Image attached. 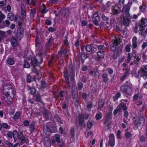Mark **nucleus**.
Wrapping results in <instances>:
<instances>
[{"label":"nucleus","instance_id":"43","mask_svg":"<svg viewBox=\"0 0 147 147\" xmlns=\"http://www.w3.org/2000/svg\"><path fill=\"white\" fill-rule=\"evenodd\" d=\"M14 62V61L13 59L9 58L7 59V63L10 65H13Z\"/></svg>","mask_w":147,"mask_h":147},{"label":"nucleus","instance_id":"38","mask_svg":"<svg viewBox=\"0 0 147 147\" xmlns=\"http://www.w3.org/2000/svg\"><path fill=\"white\" fill-rule=\"evenodd\" d=\"M13 137L15 141H16L18 137V135L17 132L16 131H14L12 132Z\"/></svg>","mask_w":147,"mask_h":147},{"label":"nucleus","instance_id":"17","mask_svg":"<svg viewBox=\"0 0 147 147\" xmlns=\"http://www.w3.org/2000/svg\"><path fill=\"white\" fill-rule=\"evenodd\" d=\"M102 78L103 79V82L105 83H107L109 81V78H108V75L106 73H103L102 75Z\"/></svg>","mask_w":147,"mask_h":147},{"label":"nucleus","instance_id":"8","mask_svg":"<svg viewBox=\"0 0 147 147\" xmlns=\"http://www.w3.org/2000/svg\"><path fill=\"white\" fill-rule=\"evenodd\" d=\"M63 54L65 57H67L68 55L67 54V50L65 49H61L58 53L57 56L58 57H61L63 56Z\"/></svg>","mask_w":147,"mask_h":147},{"label":"nucleus","instance_id":"9","mask_svg":"<svg viewBox=\"0 0 147 147\" xmlns=\"http://www.w3.org/2000/svg\"><path fill=\"white\" fill-rule=\"evenodd\" d=\"M19 138L21 141V144H23L24 142L28 144L29 142V140L27 138H26L23 135L22 133H21L19 136Z\"/></svg>","mask_w":147,"mask_h":147},{"label":"nucleus","instance_id":"27","mask_svg":"<svg viewBox=\"0 0 147 147\" xmlns=\"http://www.w3.org/2000/svg\"><path fill=\"white\" fill-rule=\"evenodd\" d=\"M84 122V120L82 117V115L79 114L78 116V122L79 125L81 126H82Z\"/></svg>","mask_w":147,"mask_h":147},{"label":"nucleus","instance_id":"48","mask_svg":"<svg viewBox=\"0 0 147 147\" xmlns=\"http://www.w3.org/2000/svg\"><path fill=\"white\" fill-rule=\"evenodd\" d=\"M109 137V141H115L114 136L113 134H110Z\"/></svg>","mask_w":147,"mask_h":147},{"label":"nucleus","instance_id":"64","mask_svg":"<svg viewBox=\"0 0 147 147\" xmlns=\"http://www.w3.org/2000/svg\"><path fill=\"white\" fill-rule=\"evenodd\" d=\"M62 108L63 109H67L68 107V106L65 103L61 105Z\"/></svg>","mask_w":147,"mask_h":147},{"label":"nucleus","instance_id":"14","mask_svg":"<svg viewBox=\"0 0 147 147\" xmlns=\"http://www.w3.org/2000/svg\"><path fill=\"white\" fill-rule=\"evenodd\" d=\"M64 76L65 78L66 84L69 87H70V84L69 81V75L67 71H64Z\"/></svg>","mask_w":147,"mask_h":147},{"label":"nucleus","instance_id":"44","mask_svg":"<svg viewBox=\"0 0 147 147\" xmlns=\"http://www.w3.org/2000/svg\"><path fill=\"white\" fill-rule=\"evenodd\" d=\"M123 33L125 38L127 39L128 36V31L127 29H126L123 30Z\"/></svg>","mask_w":147,"mask_h":147},{"label":"nucleus","instance_id":"26","mask_svg":"<svg viewBox=\"0 0 147 147\" xmlns=\"http://www.w3.org/2000/svg\"><path fill=\"white\" fill-rule=\"evenodd\" d=\"M92 46V44L89 45L88 44L86 45L85 47V49L86 51L88 52H92L93 49Z\"/></svg>","mask_w":147,"mask_h":147},{"label":"nucleus","instance_id":"56","mask_svg":"<svg viewBox=\"0 0 147 147\" xmlns=\"http://www.w3.org/2000/svg\"><path fill=\"white\" fill-rule=\"evenodd\" d=\"M139 8L140 11L144 12L146 6L145 5L143 4L142 5H141Z\"/></svg>","mask_w":147,"mask_h":147},{"label":"nucleus","instance_id":"3","mask_svg":"<svg viewBox=\"0 0 147 147\" xmlns=\"http://www.w3.org/2000/svg\"><path fill=\"white\" fill-rule=\"evenodd\" d=\"M114 43L117 45V48L115 52L118 55H120L122 52L123 44L121 39L117 38L114 40Z\"/></svg>","mask_w":147,"mask_h":147},{"label":"nucleus","instance_id":"49","mask_svg":"<svg viewBox=\"0 0 147 147\" xmlns=\"http://www.w3.org/2000/svg\"><path fill=\"white\" fill-rule=\"evenodd\" d=\"M20 115L19 112L18 111L16 112L13 116V119H18L19 118Z\"/></svg>","mask_w":147,"mask_h":147},{"label":"nucleus","instance_id":"4","mask_svg":"<svg viewBox=\"0 0 147 147\" xmlns=\"http://www.w3.org/2000/svg\"><path fill=\"white\" fill-rule=\"evenodd\" d=\"M69 71L71 81L75 83V68L73 67L72 63H70L69 66Z\"/></svg>","mask_w":147,"mask_h":147},{"label":"nucleus","instance_id":"34","mask_svg":"<svg viewBox=\"0 0 147 147\" xmlns=\"http://www.w3.org/2000/svg\"><path fill=\"white\" fill-rule=\"evenodd\" d=\"M36 8H33L31 9L30 11V15L32 18L34 17L36 13Z\"/></svg>","mask_w":147,"mask_h":147},{"label":"nucleus","instance_id":"31","mask_svg":"<svg viewBox=\"0 0 147 147\" xmlns=\"http://www.w3.org/2000/svg\"><path fill=\"white\" fill-rule=\"evenodd\" d=\"M55 138L56 141L58 143H60L61 142L60 136L59 134H55L54 136Z\"/></svg>","mask_w":147,"mask_h":147},{"label":"nucleus","instance_id":"50","mask_svg":"<svg viewBox=\"0 0 147 147\" xmlns=\"http://www.w3.org/2000/svg\"><path fill=\"white\" fill-rule=\"evenodd\" d=\"M3 127L5 129H9L10 128V126L6 123H3Z\"/></svg>","mask_w":147,"mask_h":147},{"label":"nucleus","instance_id":"7","mask_svg":"<svg viewBox=\"0 0 147 147\" xmlns=\"http://www.w3.org/2000/svg\"><path fill=\"white\" fill-rule=\"evenodd\" d=\"M24 34V29L22 27H20L17 30L16 36L18 40H20L23 38Z\"/></svg>","mask_w":147,"mask_h":147},{"label":"nucleus","instance_id":"51","mask_svg":"<svg viewBox=\"0 0 147 147\" xmlns=\"http://www.w3.org/2000/svg\"><path fill=\"white\" fill-rule=\"evenodd\" d=\"M87 125L88 128L90 129L93 125L92 121H88L87 122Z\"/></svg>","mask_w":147,"mask_h":147},{"label":"nucleus","instance_id":"30","mask_svg":"<svg viewBox=\"0 0 147 147\" xmlns=\"http://www.w3.org/2000/svg\"><path fill=\"white\" fill-rule=\"evenodd\" d=\"M117 48V45H116V44L114 42L111 44V49L113 52H115Z\"/></svg>","mask_w":147,"mask_h":147},{"label":"nucleus","instance_id":"52","mask_svg":"<svg viewBox=\"0 0 147 147\" xmlns=\"http://www.w3.org/2000/svg\"><path fill=\"white\" fill-rule=\"evenodd\" d=\"M101 18L104 20L107 21L109 20V17L106 14H102L101 16Z\"/></svg>","mask_w":147,"mask_h":147},{"label":"nucleus","instance_id":"46","mask_svg":"<svg viewBox=\"0 0 147 147\" xmlns=\"http://www.w3.org/2000/svg\"><path fill=\"white\" fill-rule=\"evenodd\" d=\"M78 89L79 90H81L83 88V85L82 82H79L77 85Z\"/></svg>","mask_w":147,"mask_h":147},{"label":"nucleus","instance_id":"41","mask_svg":"<svg viewBox=\"0 0 147 147\" xmlns=\"http://www.w3.org/2000/svg\"><path fill=\"white\" fill-rule=\"evenodd\" d=\"M93 107V103L92 101H90L88 102L87 104V107L88 109H89V111L91 110V109Z\"/></svg>","mask_w":147,"mask_h":147},{"label":"nucleus","instance_id":"54","mask_svg":"<svg viewBox=\"0 0 147 147\" xmlns=\"http://www.w3.org/2000/svg\"><path fill=\"white\" fill-rule=\"evenodd\" d=\"M40 41L39 38L37 36H36L35 38L36 46H38L40 44Z\"/></svg>","mask_w":147,"mask_h":147},{"label":"nucleus","instance_id":"42","mask_svg":"<svg viewBox=\"0 0 147 147\" xmlns=\"http://www.w3.org/2000/svg\"><path fill=\"white\" fill-rule=\"evenodd\" d=\"M97 53L98 56L100 57H104V54L103 51H100L97 52Z\"/></svg>","mask_w":147,"mask_h":147},{"label":"nucleus","instance_id":"1","mask_svg":"<svg viewBox=\"0 0 147 147\" xmlns=\"http://www.w3.org/2000/svg\"><path fill=\"white\" fill-rule=\"evenodd\" d=\"M122 11L125 13L123 17V24L127 26L129 25V3L124 5Z\"/></svg>","mask_w":147,"mask_h":147},{"label":"nucleus","instance_id":"16","mask_svg":"<svg viewBox=\"0 0 147 147\" xmlns=\"http://www.w3.org/2000/svg\"><path fill=\"white\" fill-rule=\"evenodd\" d=\"M117 108L119 111H121V108H122L123 111L127 110V107H126L125 104L122 102L118 105Z\"/></svg>","mask_w":147,"mask_h":147},{"label":"nucleus","instance_id":"59","mask_svg":"<svg viewBox=\"0 0 147 147\" xmlns=\"http://www.w3.org/2000/svg\"><path fill=\"white\" fill-rule=\"evenodd\" d=\"M65 39L64 40V44L65 45H66L67 46H68L69 45V43H68V41L67 40V38H68V37L67 36H65Z\"/></svg>","mask_w":147,"mask_h":147},{"label":"nucleus","instance_id":"10","mask_svg":"<svg viewBox=\"0 0 147 147\" xmlns=\"http://www.w3.org/2000/svg\"><path fill=\"white\" fill-rule=\"evenodd\" d=\"M47 41L45 44V47L47 49H49L53 45L54 39L52 37L47 40Z\"/></svg>","mask_w":147,"mask_h":147},{"label":"nucleus","instance_id":"20","mask_svg":"<svg viewBox=\"0 0 147 147\" xmlns=\"http://www.w3.org/2000/svg\"><path fill=\"white\" fill-rule=\"evenodd\" d=\"M137 38L136 36H134L132 38V46L134 49L136 48L138 46Z\"/></svg>","mask_w":147,"mask_h":147},{"label":"nucleus","instance_id":"24","mask_svg":"<svg viewBox=\"0 0 147 147\" xmlns=\"http://www.w3.org/2000/svg\"><path fill=\"white\" fill-rule=\"evenodd\" d=\"M105 103V100L103 99H101L98 102V109L99 110L104 106Z\"/></svg>","mask_w":147,"mask_h":147},{"label":"nucleus","instance_id":"11","mask_svg":"<svg viewBox=\"0 0 147 147\" xmlns=\"http://www.w3.org/2000/svg\"><path fill=\"white\" fill-rule=\"evenodd\" d=\"M113 7L112 12L114 15H117L120 13L121 9L118 6L115 5Z\"/></svg>","mask_w":147,"mask_h":147},{"label":"nucleus","instance_id":"13","mask_svg":"<svg viewBox=\"0 0 147 147\" xmlns=\"http://www.w3.org/2000/svg\"><path fill=\"white\" fill-rule=\"evenodd\" d=\"M143 76L144 79H147V65L143 66L142 68Z\"/></svg>","mask_w":147,"mask_h":147},{"label":"nucleus","instance_id":"58","mask_svg":"<svg viewBox=\"0 0 147 147\" xmlns=\"http://www.w3.org/2000/svg\"><path fill=\"white\" fill-rule=\"evenodd\" d=\"M121 131L120 130H119L117 131V137L118 138L120 139H121Z\"/></svg>","mask_w":147,"mask_h":147},{"label":"nucleus","instance_id":"32","mask_svg":"<svg viewBox=\"0 0 147 147\" xmlns=\"http://www.w3.org/2000/svg\"><path fill=\"white\" fill-rule=\"evenodd\" d=\"M129 76V72L128 70H127L126 71L125 74L123 75V76L120 78V80L121 81H123L125 79Z\"/></svg>","mask_w":147,"mask_h":147},{"label":"nucleus","instance_id":"6","mask_svg":"<svg viewBox=\"0 0 147 147\" xmlns=\"http://www.w3.org/2000/svg\"><path fill=\"white\" fill-rule=\"evenodd\" d=\"M3 90H8L11 91V94L13 96L14 94V90L13 86L10 83H7L4 84L3 86Z\"/></svg>","mask_w":147,"mask_h":147},{"label":"nucleus","instance_id":"40","mask_svg":"<svg viewBox=\"0 0 147 147\" xmlns=\"http://www.w3.org/2000/svg\"><path fill=\"white\" fill-rule=\"evenodd\" d=\"M10 24V22L8 20H6L4 21L3 25L2 27H8L9 26Z\"/></svg>","mask_w":147,"mask_h":147},{"label":"nucleus","instance_id":"12","mask_svg":"<svg viewBox=\"0 0 147 147\" xmlns=\"http://www.w3.org/2000/svg\"><path fill=\"white\" fill-rule=\"evenodd\" d=\"M80 51V50L79 49ZM80 53V51H79V54H78V57L80 56V58L81 59V61L82 63L83 64L84 62V60L88 58V56L83 51L81 52V54L80 55L79 54Z\"/></svg>","mask_w":147,"mask_h":147},{"label":"nucleus","instance_id":"62","mask_svg":"<svg viewBox=\"0 0 147 147\" xmlns=\"http://www.w3.org/2000/svg\"><path fill=\"white\" fill-rule=\"evenodd\" d=\"M31 132H33L34 129V125L33 124H30L29 126Z\"/></svg>","mask_w":147,"mask_h":147},{"label":"nucleus","instance_id":"29","mask_svg":"<svg viewBox=\"0 0 147 147\" xmlns=\"http://www.w3.org/2000/svg\"><path fill=\"white\" fill-rule=\"evenodd\" d=\"M14 18L16 20V18H15L14 15L11 13H9L7 16V19L9 20L10 21H12L14 20Z\"/></svg>","mask_w":147,"mask_h":147},{"label":"nucleus","instance_id":"23","mask_svg":"<svg viewBox=\"0 0 147 147\" xmlns=\"http://www.w3.org/2000/svg\"><path fill=\"white\" fill-rule=\"evenodd\" d=\"M147 26V19L142 18L141 20V23L140 25V28L142 26Z\"/></svg>","mask_w":147,"mask_h":147},{"label":"nucleus","instance_id":"61","mask_svg":"<svg viewBox=\"0 0 147 147\" xmlns=\"http://www.w3.org/2000/svg\"><path fill=\"white\" fill-rule=\"evenodd\" d=\"M5 144L7 145L8 147H13V145L12 143L8 141H6Z\"/></svg>","mask_w":147,"mask_h":147},{"label":"nucleus","instance_id":"18","mask_svg":"<svg viewBox=\"0 0 147 147\" xmlns=\"http://www.w3.org/2000/svg\"><path fill=\"white\" fill-rule=\"evenodd\" d=\"M50 114V112L47 109H45L42 113L44 117L47 120L49 119V115Z\"/></svg>","mask_w":147,"mask_h":147},{"label":"nucleus","instance_id":"36","mask_svg":"<svg viewBox=\"0 0 147 147\" xmlns=\"http://www.w3.org/2000/svg\"><path fill=\"white\" fill-rule=\"evenodd\" d=\"M135 119H136V117H134L133 120L134 121V128L136 130L138 129V122L136 120H135Z\"/></svg>","mask_w":147,"mask_h":147},{"label":"nucleus","instance_id":"39","mask_svg":"<svg viewBox=\"0 0 147 147\" xmlns=\"http://www.w3.org/2000/svg\"><path fill=\"white\" fill-rule=\"evenodd\" d=\"M145 122V119L144 117L141 116L140 118L139 122V124L140 125H143Z\"/></svg>","mask_w":147,"mask_h":147},{"label":"nucleus","instance_id":"47","mask_svg":"<svg viewBox=\"0 0 147 147\" xmlns=\"http://www.w3.org/2000/svg\"><path fill=\"white\" fill-rule=\"evenodd\" d=\"M96 42H98V41L96 40H94V42L93 43H92V47L93 48L95 49H97L98 48V45L95 44V43Z\"/></svg>","mask_w":147,"mask_h":147},{"label":"nucleus","instance_id":"37","mask_svg":"<svg viewBox=\"0 0 147 147\" xmlns=\"http://www.w3.org/2000/svg\"><path fill=\"white\" fill-rule=\"evenodd\" d=\"M36 100L37 102H40L41 103H43L42 101L41 96L38 94L36 97Z\"/></svg>","mask_w":147,"mask_h":147},{"label":"nucleus","instance_id":"63","mask_svg":"<svg viewBox=\"0 0 147 147\" xmlns=\"http://www.w3.org/2000/svg\"><path fill=\"white\" fill-rule=\"evenodd\" d=\"M98 50L103 51L105 49V47L104 45H98Z\"/></svg>","mask_w":147,"mask_h":147},{"label":"nucleus","instance_id":"57","mask_svg":"<svg viewBox=\"0 0 147 147\" xmlns=\"http://www.w3.org/2000/svg\"><path fill=\"white\" fill-rule=\"evenodd\" d=\"M41 87L44 88L47 86V83L44 81H42L41 82Z\"/></svg>","mask_w":147,"mask_h":147},{"label":"nucleus","instance_id":"55","mask_svg":"<svg viewBox=\"0 0 147 147\" xmlns=\"http://www.w3.org/2000/svg\"><path fill=\"white\" fill-rule=\"evenodd\" d=\"M21 12L22 18L24 19H25L26 15V10H21Z\"/></svg>","mask_w":147,"mask_h":147},{"label":"nucleus","instance_id":"2","mask_svg":"<svg viewBox=\"0 0 147 147\" xmlns=\"http://www.w3.org/2000/svg\"><path fill=\"white\" fill-rule=\"evenodd\" d=\"M43 61V58L41 55H38L35 57H33L31 59V65L35 68L37 66L41 63Z\"/></svg>","mask_w":147,"mask_h":147},{"label":"nucleus","instance_id":"60","mask_svg":"<svg viewBox=\"0 0 147 147\" xmlns=\"http://www.w3.org/2000/svg\"><path fill=\"white\" fill-rule=\"evenodd\" d=\"M32 78L30 75H28L26 78V80L28 82H31L32 81Z\"/></svg>","mask_w":147,"mask_h":147},{"label":"nucleus","instance_id":"53","mask_svg":"<svg viewBox=\"0 0 147 147\" xmlns=\"http://www.w3.org/2000/svg\"><path fill=\"white\" fill-rule=\"evenodd\" d=\"M50 134L53 132H55L57 131L56 127L55 126L50 127Z\"/></svg>","mask_w":147,"mask_h":147},{"label":"nucleus","instance_id":"5","mask_svg":"<svg viewBox=\"0 0 147 147\" xmlns=\"http://www.w3.org/2000/svg\"><path fill=\"white\" fill-rule=\"evenodd\" d=\"M100 17L97 12H95L93 14L92 18V22L95 25L98 26L99 25Z\"/></svg>","mask_w":147,"mask_h":147},{"label":"nucleus","instance_id":"19","mask_svg":"<svg viewBox=\"0 0 147 147\" xmlns=\"http://www.w3.org/2000/svg\"><path fill=\"white\" fill-rule=\"evenodd\" d=\"M128 90V86L126 85H122L121 87V90L123 93L127 94Z\"/></svg>","mask_w":147,"mask_h":147},{"label":"nucleus","instance_id":"25","mask_svg":"<svg viewBox=\"0 0 147 147\" xmlns=\"http://www.w3.org/2000/svg\"><path fill=\"white\" fill-rule=\"evenodd\" d=\"M144 28L145 27L144 26H141V27L140 28H139V30L140 31V32H139V34L142 36H144L146 35L144 34V33L145 34L146 33L145 31L144 30Z\"/></svg>","mask_w":147,"mask_h":147},{"label":"nucleus","instance_id":"45","mask_svg":"<svg viewBox=\"0 0 147 147\" xmlns=\"http://www.w3.org/2000/svg\"><path fill=\"white\" fill-rule=\"evenodd\" d=\"M42 7L43 8L41 9V12L42 13H45L47 12V11L46 10L45 5L44 4H42Z\"/></svg>","mask_w":147,"mask_h":147},{"label":"nucleus","instance_id":"33","mask_svg":"<svg viewBox=\"0 0 147 147\" xmlns=\"http://www.w3.org/2000/svg\"><path fill=\"white\" fill-rule=\"evenodd\" d=\"M102 113L99 112L98 113H96L95 116V118L97 120L100 119L102 117Z\"/></svg>","mask_w":147,"mask_h":147},{"label":"nucleus","instance_id":"22","mask_svg":"<svg viewBox=\"0 0 147 147\" xmlns=\"http://www.w3.org/2000/svg\"><path fill=\"white\" fill-rule=\"evenodd\" d=\"M28 90H30V94L33 95V96H35L36 95V89L34 88H31L29 86H28Z\"/></svg>","mask_w":147,"mask_h":147},{"label":"nucleus","instance_id":"28","mask_svg":"<svg viewBox=\"0 0 147 147\" xmlns=\"http://www.w3.org/2000/svg\"><path fill=\"white\" fill-rule=\"evenodd\" d=\"M78 91L77 88L75 87L74 85H74L73 84L72 86L71 94L72 95L76 94H78Z\"/></svg>","mask_w":147,"mask_h":147},{"label":"nucleus","instance_id":"35","mask_svg":"<svg viewBox=\"0 0 147 147\" xmlns=\"http://www.w3.org/2000/svg\"><path fill=\"white\" fill-rule=\"evenodd\" d=\"M121 96V93L119 92H117L115 96L113 97V99L114 101H116Z\"/></svg>","mask_w":147,"mask_h":147},{"label":"nucleus","instance_id":"15","mask_svg":"<svg viewBox=\"0 0 147 147\" xmlns=\"http://www.w3.org/2000/svg\"><path fill=\"white\" fill-rule=\"evenodd\" d=\"M10 42L13 47H16L18 45V42L15 37H12L10 39Z\"/></svg>","mask_w":147,"mask_h":147},{"label":"nucleus","instance_id":"21","mask_svg":"<svg viewBox=\"0 0 147 147\" xmlns=\"http://www.w3.org/2000/svg\"><path fill=\"white\" fill-rule=\"evenodd\" d=\"M50 127L48 125H46L44 127L43 130L45 134L47 135H49L50 134Z\"/></svg>","mask_w":147,"mask_h":147}]
</instances>
